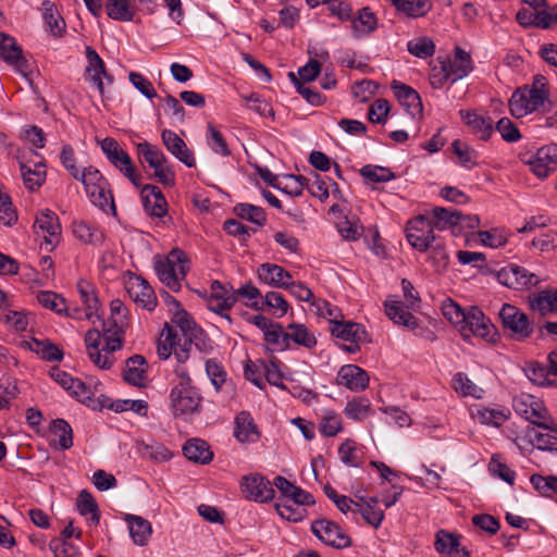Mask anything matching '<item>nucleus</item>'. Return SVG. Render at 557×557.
Wrapping results in <instances>:
<instances>
[{
	"instance_id": "423d86ee",
	"label": "nucleus",
	"mask_w": 557,
	"mask_h": 557,
	"mask_svg": "<svg viewBox=\"0 0 557 557\" xmlns=\"http://www.w3.org/2000/svg\"><path fill=\"white\" fill-rule=\"evenodd\" d=\"M331 334L343 342L339 347L349 352L356 354L360 351L362 344L371 343V337L366 327L357 322L341 320L330 326Z\"/></svg>"
},
{
	"instance_id": "7c9ffc66",
	"label": "nucleus",
	"mask_w": 557,
	"mask_h": 557,
	"mask_svg": "<svg viewBox=\"0 0 557 557\" xmlns=\"http://www.w3.org/2000/svg\"><path fill=\"white\" fill-rule=\"evenodd\" d=\"M512 407L517 416L520 418H544L546 408L543 401L530 394H522L515 397Z\"/></svg>"
},
{
	"instance_id": "680f3d73",
	"label": "nucleus",
	"mask_w": 557,
	"mask_h": 557,
	"mask_svg": "<svg viewBox=\"0 0 557 557\" xmlns=\"http://www.w3.org/2000/svg\"><path fill=\"white\" fill-rule=\"evenodd\" d=\"M451 147L454 152L457 154L461 166L470 170L476 165L478 153L474 149L459 139L454 140Z\"/></svg>"
},
{
	"instance_id": "473e14b6",
	"label": "nucleus",
	"mask_w": 557,
	"mask_h": 557,
	"mask_svg": "<svg viewBox=\"0 0 557 557\" xmlns=\"http://www.w3.org/2000/svg\"><path fill=\"white\" fill-rule=\"evenodd\" d=\"M260 281L270 286L287 288L292 274L283 267L273 263H263L258 269Z\"/></svg>"
},
{
	"instance_id": "1a4fd4ad",
	"label": "nucleus",
	"mask_w": 557,
	"mask_h": 557,
	"mask_svg": "<svg viewBox=\"0 0 557 557\" xmlns=\"http://www.w3.org/2000/svg\"><path fill=\"white\" fill-rule=\"evenodd\" d=\"M30 428L40 432L41 429H48L45 435L48 436L49 444L55 448L69 449L73 445V431L66 420H27Z\"/></svg>"
},
{
	"instance_id": "b1692460",
	"label": "nucleus",
	"mask_w": 557,
	"mask_h": 557,
	"mask_svg": "<svg viewBox=\"0 0 557 557\" xmlns=\"http://www.w3.org/2000/svg\"><path fill=\"white\" fill-rule=\"evenodd\" d=\"M87 66L86 74L89 76L90 81L97 86L99 92L103 95L104 86L102 78H106L109 84L113 83V76L110 75L106 70V64L97 51L90 46L86 47L85 50Z\"/></svg>"
},
{
	"instance_id": "c9c22d12",
	"label": "nucleus",
	"mask_w": 557,
	"mask_h": 557,
	"mask_svg": "<svg viewBox=\"0 0 557 557\" xmlns=\"http://www.w3.org/2000/svg\"><path fill=\"white\" fill-rule=\"evenodd\" d=\"M73 234L79 242L92 246H101L106 239V234L100 227L85 221L73 223Z\"/></svg>"
},
{
	"instance_id": "f257e3e1",
	"label": "nucleus",
	"mask_w": 557,
	"mask_h": 557,
	"mask_svg": "<svg viewBox=\"0 0 557 557\" xmlns=\"http://www.w3.org/2000/svg\"><path fill=\"white\" fill-rule=\"evenodd\" d=\"M50 376L54 382L69 392L71 396L75 397L79 403L92 410L102 411L104 409H109L115 413L133 411L139 417L147 416L148 403L146 400L112 399L104 394L94 397L89 386L58 367L51 369Z\"/></svg>"
},
{
	"instance_id": "c85d7f7f",
	"label": "nucleus",
	"mask_w": 557,
	"mask_h": 557,
	"mask_svg": "<svg viewBox=\"0 0 557 557\" xmlns=\"http://www.w3.org/2000/svg\"><path fill=\"white\" fill-rule=\"evenodd\" d=\"M529 308L540 315L557 313V288L544 289L528 297Z\"/></svg>"
},
{
	"instance_id": "79ce46f5",
	"label": "nucleus",
	"mask_w": 557,
	"mask_h": 557,
	"mask_svg": "<svg viewBox=\"0 0 557 557\" xmlns=\"http://www.w3.org/2000/svg\"><path fill=\"white\" fill-rule=\"evenodd\" d=\"M107 15L119 22H131L135 16V8L128 0H107L104 3Z\"/></svg>"
},
{
	"instance_id": "ea45409f",
	"label": "nucleus",
	"mask_w": 557,
	"mask_h": 557,
	"mask_svg": "<svg viewBox=\"0 0 557 557\" xmlns=\"http://www.w3.org/2000/svg\"><path fill=\"white\" fill-rule=\"evenodd\" d=\"M44 5V20L47 30L57 38L63 37L65 34V21L58 13L54 4L51 1H45Z\"/></svg>"
},
{
	"instance_id": "c756f323",
	"label": "nucleus",
	"mask_w": 557,
	"mask_h": 557,
	"mask_svg": "<svg viewBox=\"0 0 557 557\" xmlns=\"http://www.w3.org/2000/svg\"><path fill=\"white\" fill-rule=\"evenodd\" d=\"M459 115L462 122L471 128L472 134L481 140H488L494 128L493 120L490 116H483L471 110H460Z\"/></svg>"
},
{
	"instance_id": "cd10ccee",
	"label": "nucleus",
	"mask_w": 557,
	"mask_h": 557,
	"mask_svg": "<svg viewBox=\"0 0 557 557\" xmlns=\"http://www.w3.org/2000/svg\"><path fill=\"white\" fill-rule=\"evenodd\" d=\"M79 300L84 305V317L91 320L94 317L101 320L99 314L100 301L95 286L85 280H79L76 284Z\"/></svg>"
},
{
	"instance_id": "a211bd4d",
	"label": "nucleus",
	"mask_w": 557,
	"mask_h": 557,
	"mask_svg": "<svg viewBox=\"0 0 557 557\" xmlns=\"http://www.w3.org/2000/svg\"><path fill=\"white\" fill-rule=\"evenodd\" d=\"M125 288L133 301L143 309L152 311L157 304V296L149 283L139 275H131L125 283Z\"/></svg>"
},
{
	"instance_id": "8fccbe9b",
	"label": "nucleus",
	"mask_w": 557,
	"mask_h": 557,
	"mask_svg": "<svg viewBox=\"0 0 557 557\" xmlns=\"http://www.w3.org/2000/svg\"><path fill=\"white\" fill-rule=\"evenodd\" d=\"M428 251H430L429 261L435 268L436 272L441 273L445 271L449 262V255L444 240L438 237L432 243V247H430Z\"/></svg>"
},
{
	"instance_id": "864d4df0",
	"label": "nucleus",
	"mask_w": 557,
	"mask_h": 557,
	"mask_svg": "<svg viewBox=\"0 0 557 557\" xmlns=\"http://www.w3.org/2000/svg\"><path fill=\"white\" fill-rule=\"evenodd\" d=\"M234 436L240 443H253L259 440L260 432L253 420H236Z\"/></svg>"
},
{
	"instance_id": "bb28decb",
	"label": "nucleus",
	"mask_w": 557,
	"mask_h": 557,
	"mask_svg": "<svg viewBox=\"0 0 557 557\" xmlns=\"http://www.w3.org/2000/svg\"><path fill=\"white\" fill-rule=\"evenodd\" d=\"M337 384L350 391H363L369 385V375L366 370L356 364L343 366L336 377Z\"/></svg>"
},
{
	"instance_id": "393cba45",
	"label": "nucleus",
	"mask_w": 557,
	"mask_h": 557,
	"mask_svg": "<svg viewBox=\"0 0 557 557\" xmlns=\"http://www.w3.org/2000/svg\"><path fill=\"white\" fill-rule=\"evenodd\" d=\"M162 143L168 151L188 168L196 165L194 153L188 149L185 141L173 131L163 129L161 133Z\"/></svg>"
},
{
	"instance_id": "e433bc0d",
	"label": "nucleus",
	"mask_w": 557,
	"mask_h": 557,
	"mask_svg": "<svg viewBox=\"0 0 557 557\" xmlns=\"http://www.w3.org/2000/svg\"><path fill=\"white\" fill-rule=\"evenodd\" d=\"M396 10L411 18L425 16L433 7L432 0H391Z\"/></svg>"
},
{
	"instance_id": "0eeeda50",
	"label": "nucleus",
	"mask_w": 557,
	"mask_h": 557,
	"mask_svg": "<svg viewBox=\"0 0 557 557\" xmlns=\"http://www.w3.org/2000/svg\"><path fill=\"white\" fill-rule=\"evenodd\" d=\"M529 424L521 433H515V440L523 438L540 450L557 451V425L540 420H528Z\"/></svg>"
},
{
	"instance_id": "5fc2aeb1",
	"label": "nucleus",
	"mask_w": 557,
	"mask_h": 557,
	"mask_svg": "<svg viewBox=\"0 0 557 557\" xmlns=\"http://www.w3.org/2000/svg\"><path fill=\"white\" fill-rule=\"evenodd\" d=\"M407 50L414 57L426 59L435 52L433 40L426 36L411 39L407 42Z\"/></svg>"
},
{
	"instance_id": "a878e982",
	"label": "nucleus",
	"mask_w": 557,
	"mask_h": 557,
	"mask_svg": "<svg viewBox=\"0 0 557 557\" xmlns=\"http://www.w3.org/2000/svg\"><path fill=\"white\" fill-rule=\"evenodd\" d=\"M148 363L144 356L134 355L126 359L123 380L133 386L145 387L148 381Z\"/></svg>"
},
{
	"instance_id": "e2e57ef3",
	"label": "nucleus",
	"mask_w": 557,
	"mask_h": 557,
	"mask_svg": "<svg viewBox=\"0 0 557 557\" xmlns=\"http://www.w3.org/2000/svg\"><path fill=\"white\" fill-rule=\"evenodd\" d=\"M361 450L351 440H346L338 447V455L342 462L348 467H358L361 459Z\"/></svg>"
},
{
	"instance_id": "2eb2a0df",
	"label": "nucleus",
	"mask_w": 557,
	"mask_h": 557,
	"mask_svg": "<svg viewBox=\"0 0 557 557\" xmlns=\"http://www.w3.org/2000/svg\"><path fill=\"white\" fill-rule=\"evenodd\" d=\"M0 58L14 70L29 79L32 73L30 62L24 57L21 46L16 40L4 34L0 33Z\"/></svg>"
},
{
	"instance_id": "9d476101",
	"label": "nucleus",
	"mask_w": 557,
	"mask_h": 557,
	"mask_svg": "<svg viewBox=\"0 0 557 557\" xmlns=\"http://www.w3.org/2000/svg\"><path fill=\"white\" fill-rule=\"evenodd\" d=\"M548 96V92L529 87L517 89L509 100L510 113L517 119L523 117L543 107Z\"/></svg>"
},
{
	"instance_id": "412c9836",
	"label": "nucleus",
	"mask_w": 557,
	"mask_h": 557,
	"mask_svg": "<svg viewBox=\"0 0 557 557\" xmlns=\"http://www.w3.org/2000/svg\"><path fill=\"white\" fill-rule=\"evenodd\" d=\"M34 227L38 235H42L45 243L50 246H55L59 243L61 234V224L58 215L49 210L45 209L36 215Z\"/></svg>"
},
{
	"instance_id": "7ed1b4c3",
	"label": "nucleus",
	"mask_w": 557,
	"mask_h": 557,
	"mask_svg": "<svg viewBox=\"0 0 557 557\" xmlns=\"http://www.w3.org/2000/svg\"><path fill=\"white\" fill-rule=\"evenodd\" d=\"M85 187V191L92 205L100 208L103 212H113L115 214V205L112 193L108 189V182L99 170L88 166L78 174V180Z\"/></svg>"
},
{
	"instance_id": "20e7f679",
	"label": "nucleus",
	"mask_w": 557,
	"mask_h": 557,
	"mask_svg": "<svg viewBox=\"0 0 557 557\" xmlns=\"http://www.w3.org/2000/svg\"><path fill=\"white\" fill-rule=\"evenodd\" d=\"M459 331L466 342H469L471 336L480 337L490 344H495L499 339L496 326L475 306L467 309V315Z\"/></svg>"
},
{
	"instance_id": "58836bf2",
	"label": "nucleus",
	"mask_w": 557,
	"mask_h": 557,
	"mask_svg": "<svg viewBox=\"0 0 557 557\" xmlns=\"http://www.w3.org/2000/svg\"><path fill=\"white\" fill-rule=\"evenodd\" d=\"M183 453L187 459L202 465L209 463L213 458L209 445L199 438L187 441L183 447Z\"/></svg>"
},
{
	"instance_id": "dca6fc26",
	"label": "nucleus",
	"mask_w": 557,
	"mask_h": 557,
	"mask_svg": "<svg viewBox=\"0 0 557 557\" xmlns=\"http://www.w3.org/2000/svg\"><path fill=\"white\" fill-rule=\"evenodd\" d=\"M170 398L175 416L194 414L197 412L201 403V396L198 392L194 387L183 383L172 388Z\"/></svg>"
},
{
	"instance_id": "5701e85b",
	"label": "nucleus",
	"mask_w": 557,
	"mask_h": 557,
	"mask_svg": "<svg viewBox=\"0 0 557 557\" xmlns=\"http://www.w3.org/2000/svg\"><path fill=\"white\" fill-rule=\"evenodd\" d=\"M392 90L406 112L413 119L422 115V101L420 95L410 86L398 81L392 82Z\"/></svg>"
},
{
	"instance_id": "603ef678",
	"label": "nucleus",
	"mask_w": 557,
	"mask_h": 557,
	"mask_svg": "<svg viewBox=\"0 0 557 557\" xmlns=\"http://www.w3.org/2000/svg\"><path fill=\"white\" fill-rule=\"evenodd\" d=\"M206 372L216 392L228 385L227 373L218 359L211 358L206 361Z\"/></svg>"
},
{
	"instance_id": "bf43d9fd",
	"label": "nucleus",
	"mask_w": 557,
	"mask_h": 557,
	"mask_svg": "<svg viewBox=\"0 0 557 557\" xmlns=\"http://www.w3.org/2000/svg\"><path fill=\"white\" fill-rule=\"evenodd\" d=\"M77 509L82 516L90 513L91 522H94L95 524L99 523L100 513L98 510V505L89 492L84 490L79 493L77 497Z\"/></svg>"
},
{
	"instance_id": "37998d69",
	"label": "nucleus",
	"mask_w": 557,
	"mask_h": 557,
	"mask_svg": "<svg viewBox=\"0 0 557 557\" xmlns=\"http://www.w3.org/2000/svg\"><path fill=\"white\" fill-rule=\"evenodd\" d=\"M287 330L288 347L290 346V342L308 349L315 347L317 338L313 333L309 332L305 324L290 323Z\"/></svg>"
},
{
	"instance_id": "4468645a",
	"label": "nucleus",
	"mask_w": 557,
	"mask_h": 557,
	"mask_svg": "<svg viewBox=\"0 0 557 557\" xmlns=\"http://www.w3.org/2000/svg\"><path fill=\"white\" fill-rule=\"evenodd\" d=\"M311 532L325 545L342 549L351 545L350 536L335 522L318 519L311 523Z\"/></svg>"
},
{
	"instance_id": "0e129e2a",
	"label": "nucleus",
	"mask_w": 557,
	"mask_h": 557,
	"mask_svg": "<svg viewBox=\"0 0 557 557\" xmlns=\"http://www.w3.org/2000/svg\"><path fill=\"white\" fill-rule=\"evenodd\" d=\"M527 376L533 383L537 385H552L553 382L549 380V375H553L550 372V364L544 366L539 362H530L525 368Z\"/></svg>"
},
{
	"instance_id": "f3484780",
	"label": "nucleus",
	"mask_w": 557,
	"mask_h": 557,
	"mask_svg": "<svg viewBox=\"0 0 557 557\" xmlns=\"http://www.w3.org/2000/svg\"><path fill=\"white\" fill-rule=\"evenodd\" d=\"M240 490L247 499L256 503L271 502L275 495L272 482L259 473L243 476Z\"/></svg>"
},
{
	"instance_id": "f704fd0d",
	"label": "nucleus",
	"mask_w": 557,
	"mask_h": 557,
	"mask_svg": "<svg viewBox=\"0 0 557 557\" xmlns=\"http://www.w3.org/2000/svg\"><path fill=\"white\" fill-rule=\"evenodd\" d=\"M386 315L399 325H404L410 330L418 326V319L405 309L403 302L395 299H387L384 302Z\"/></svg>"
},
{
	"instance_id": "774afa93",
	"label": "nucleus",
	"mask_w": 557,
	"mask_h": 557,
	"mask_svg": "<svg viewBox=\"0 0 557 557\" xmlns=\"http://www.w3.org/2000/svg\"><path fill=\"white\" fill-rule=\"evenodd\" d=\"M49 548L54 557H81L78 547L61 539H53Z\"/></svg>"
},
{
	"instance_id": "a19ab883",
	"label": "nucleus",
	"mask_w": 557,
	"mask_h": 557,
	"mask_svg": "<svg viewBox=\"0 0 557 557\" xmlns=\"http://www.w3.org/2000/svg\"><path fill=\"white\" fill-rule=\"evenodd\" d=\"M432 215L434 220V227L441 231L458 226L459 224H461V220L463 218L461 211L448 210L442 207H434L432 209Z\"/></svg>"
},
{
	"instance_id": "c03bdc74",
	"label": "nucleus",
	"mask_w": 557,
	"mask_h": 557,
	"mask_svg": "<svg viewBox=\"0 0 557 557\" xmlns=\"http://www.w3.org/2000/svg\"><path fill=\"white\" fill-rule=\"evenodd\" d=\"M27 345L46 361H60L63 358V351L48 339L32 338Z\"/></svg>"
},
{
	"instance_id": "09e8293b",
	"label": "nucleus",
	"mask_w": 557,
	"mask_h": 557,
	"mask_svg": "<svg viewBox=\"0 0 557 557\" xmlns=\"http://www.w3.org/2000/svg\"><path fill=\"white\" fill-rule=\"evenodd\" d=\"M276 512L285 520L299 522L307 517V509L292 503L289 499L278 498L275 503Z\"/></svg>"
},
{
	"instance_id": "052dcab7",
	"label": "nucleus",
	"mask_w": 557,
	"mask_h": 557,
	"mask_svg": "<svg viewBox=\"0 0 557 557\" xmlns=\"http://www.w3.org/2000/svg\"><path fill=\"white\" fill-rule=\"evenodd\" d=\"M532 486L544 497H553L557 495V476L541 474H532L530 478Z\"/></svg>"
},
{
	"instance_id": "2f4dec72",
	"label": "nucleus",
	"mask_w": 557,
	"mask_h": 557,
	"mask_svg": "<svg viewBox=\"0 0 557 557\" xmlns=\"http://www.w3.org/2000/svg\"><path fill=\"white\" fill-rule=\"evenodd\" d=\"M103 336L97 329L87 331L85 335V344L89 359L100 369H110L113 366L114 360L107 354L101 355L99 350L100 338Z\"/></svg>"
},
{
	"instance_id": "6e6d98bb",
	"label": "nucleus",
	"mask_w": 557,
	"mask_h": 557,
	"mask_svg": "<svg viewBox=\"0 0 557 557\" xmlns=\"http://www.w3.org/2000/svg\"><path fill=\"white\" fill-rule=\"evenodd\" d=\"M288 78L293 83L297 92L301 95L311 106L319 107L325 102L326 97L324 95L307 87L305 84L300 82V79L297 78V75L294 72L288 73Z\"/></svg>"
},
{
	"instance_id": "6ab92c4d",
	"label": "nucleus",
	"mask_w": 557,
	"mask_h": 557,
	"mask_svg": "<svg viewBox=\"0 0 557 557\" xmlns=\"http://www.w3.org/2000/svg\"><path fill=\"white\" fill-rule=\"evenodd\" d=\"M525 163L539 178H546L557 170V144L541 147Z\"/></svg>"
},
{
	"instance_id": "4c0bfd02",
	"label": "nucleus",
	"mask_w": 557,
	"mask_h": 557,
	"mask_svg": "<svg viewBox=\"0 0 557 557\" xmlns=\"http://www.w3.org/2000/svg\"><path fill=\"white\" fill-rule=\"evenodd\" d=\"M20 170L24 185L30 191L39 189L46 181V164L42 161L35 163L34 168L20 162Z\"/></svg>"
},
{
	"instance_id": "4d7b16f0",
	"label": "nucleus",
	"mask_w": 557,
	"mask_h": 557,
	"mask_svg": "<svg viewBox=\"0 0 557 557\" xmlns=\"http://www.w3.org/2000/svg\"><path fill=\"white\" fill-rule=\"evenodd\" d=\"M360 175L372 183H386L396 177L388 168L367 164L360 169Z\"/></svg>"
},
{
	"instance_id": "338daca9",
	"label": "nucleus",
	"mask_w": 557,
	"mask_h": 557,
	"mask_svg": "<svg viewBox=\"0 0 557 557\" xmlns=\"http://www.w3.org/2000/svg\"><path fill=\"white\" fill-rule=\"evenodd\" d=\"M345 413L349 418H366L373 414L371 403L366 397H355L345 407Z\"/></svg>"
},
{
	"instance_id": "9b49d317",
	"label": "nucleus",
	"mask_w": 557,
	"mask_h": 557,
	"mask_svg": "<svg viewBox=\"0 0 557 557\" xmlns=\"http://www.w3.org/2000/svg\"><path fill=\"white\" fill-rule=\"evenodd\" d=\"M498 315L503 327L511 331L518 339H525L532 335L534 323L518 307L504 304Z\"/></svg>"
},
{
	"instance_id": "69168bd1",
	"label": "nucleus",
	"mask_w": 557,
	"mask_h": 557,
	"mask_svg": "<svg viewBox=\"0 0 557 557\" xmlns=\"http://www.w3.org/2000/svg\"><path fill=\"white\" fill-rule=\"evenodd\" d=\"M37 299L45 308L50 309L58 314H63V311L67 310L65 298L53 292L42 290L38 293Z\"/></svg>"
},
{
	"instance_id": "72a5a7b5",
	"label": "nucleus",
	"mask_w": 557,
	"mask_h": 557,
	"mask_svg": "<svg viewBox=\"0 0 557 557\" xmlns=\"http://www.w3.org/2000/svg\"><path fill=\"white\" fill-rule=\"evenodd\" d=\"M124 520L128 524L133 543L137 546L147 545L152 534L151 523L147 519L132 513L125 515Z\"/></svg>"
},
{
	"instance_id": "49530a36",
	"label": "nucleus",
	"mask_w": 557,
	"mask_h": 557,
	"mask_svg": "<svg viewBox=\"0 0 557 557\" xmlns=\"http://www.w3.org/2000/svg\"><path fill=\"white\" fill-rule=\"evenodd\" d=\"M459 546L460 535L443 529L435 533L434 548L440 555L446 557Z\"/></svg>"
},
{
	"instance_id": "a18cd8bd",
	"label": "nucleus",
	"mask_w": 557,
	"mask_h": 557,
	"mask_svg": "<svg viewBox=\"0 0 557 557\" xmlns=\"http://www.w3.org/2000/svg\"><path fill=\"white\" fill-rule=\"evenodd\" d=\"M234 213L243 219L247 220L258 226H263L267 223V213L263 208L247 203L240 202L234 207Z\"/></svg>"
},
{
	"instance_id": "f03ea898",
	"label": "nucleus",
	"mask_w": 557,
	"mask_h": 557,
	"mask_svg": "<svg viewBox=\"0 0 557 557\" xmlns=\"http://www.w3.org/2000/svg\"><path fill=\"white\" fill-rule=\"evenodd\" d=\"M106 339L104 350L112 354L122 349L125 332L128 327V310L120 299L110 302V317L108 320H99Z\"/></svg>"
},
{
	"instance_id": "6e6552de",
	"label": "nucleus",
	"mask_w": 557,
	"mask_h": 557,
	"mask_svg": "<svg viewBox=\"0 0 557 557\" xmlns=\"http://www.w3.org/2000/svg\"><path fill=\"white\" fill-rule=\"evenodd\" d=\"M434 228L432 220L418 215L407 222L406 238L413 249L426 252L432 247V243L438 238Z\"/></svg>"
},
{
	"instance_id": "13d9d810",
	"label": "nucleus",
	"mask_w": 557,
	"mask_h": 557,
	"mask_svg": "<svg viewBox=\"0 0 557 557\" xmlns=\"http://www.w3.org/2000/svg\"><path fill=\"white\" fill-rule=\"evenodd\" d=\"M235 294L237 298L242 297L247 299L246 306L258 311L264 309V302H262L263 297L261 296L260 290L251 283H246L238 289H235Z\"/></svg>"
},
{
	"instance_id": "39448f33",
	"label": "nucleus",
	"mask_w": 557,
	"mask_h": 557,
	"mask_svg": "<svg viewBox=\"0 0 557 557\" xmlns=\"http://www.w3.org/2000/svg\"><path fill=\"white\" fill-rule=\"evenodd\" d=\"M186 261L185 253L180 249H173L164 259L158 258L154 260V271L158 278L172 292L176 293L181 289L176 264H178V271L184 277L188 271V267L185 265Z\"/></svg>"
},
{
	"instance_id": "aec40b11",
	"label": "nucleus",
	"mask_w": 557,
	"mask_h": 557,
	"mask_svg": "<svg viewBox=\"0 0 557 557\" xmlns=\"http://www.w3.org/2000/svg\"><path fill=\"white\" fill-rule=\"evenodd\" d=\"M441 63V71L445 72V77L450 78V83L463 78L472 71V60L468 52L460 47H456L454 59L446 58Z\"/></svg>"
},
{
	"instance_id": "3c124183",
	"label": "nucleus",
	"mask_w": 557,
	"mask_h": 557,
	"mask_svg": "<svg viewBox=\"0 0 557 557\" xmlns=\"http://www.w3.org/2000/svg\"><path fill=\"white\" fill-rule=\"evenodd\" d=\"M207 144L214 153L222 157L231 156V149L223 134L211 122L207 124Z\"/></svg>"
},
{
	"instance_id": "4be33fe9",
	"label": "nucleus",
	"mask_w": 557,
	"mask_h": 557,
	"mask_svg": "<svg viewBox=\"0 0 557 557\" xmlns=\"http://www.w3.org/2000/svg\"><path fill=\"white\" fill-rule=\"evenodd\" d=\"M145 212L152 218H163L168 213V202L156 185H145L140 191Z\"/></svg>"
},
{
	"instance_id": "f8f14e48",
	"label": "nucleus",
	"mask_w": 557,
	"mask_h": 557,
	"mask_svg": "<svg viewBox=\"0 0 557 557\" xmlns=\"http://www.w3.org/2000/svg\"><path fill=\"white\" fill-rule=\"evenodd\" d=\"M100 146L107 159L136 187H139V176L135 173L132 159L129 154L121 148L119 143L114 138L106 137Z\"/></svg>"
},
{
	"instance_id": "ddd939ff",
	"label": "nucleus",
	"mask_w": 557,
	"mask_h": 557,
	"mask_svg": "<svg viewBox=\"0 0 557 557\" xmlns=\"http://www.w3.org/2000/svg\"><path fill=\"white\" fill-rule=\"evenodd\" d=\"M495 275L502 285L515 290L530 289L540 283L536 274L513 263L502 268Z\"/></svg>"
},
{
	"instance_id": "de8ad7c7",
	"label": "nucleus",
	"mask_w": 557,
	"mask_h": 557,
	"mask_svg": "<svg viewBox=\"0 0 557 557\" xmlns=\"http://www.w3.org/2000/svg\"><path fill=\"white\" fill-rule=\"evenodd\" d=\"M454 389L462 396H471L475 399H481L484 395V389L474 384L466 373L458 372L453 377Z\"/></svg>"
}]
</instances>
